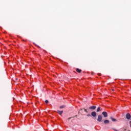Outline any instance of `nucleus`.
I'll use <instances>...</instances> for the list:
<instances>
[{"label": "nucleus", "instance_id": "obj_1", "mask_svg": "<svg viewBox=\"0 0 131 131\" xmlns=\"http://www.w3.org/2000/svg\"><path fill=\"white\" fill-rule=\"evenodd\" d=\"M102 119H103V117H102V115H99L97 117V121L98 122H102Z\"/></svg>", "mask_w": 131, "mask_h": 131}, {"label": "nucleus", "instance_id": "obj_2", "mask_svg": "<svg viewBox=\"0 0 131 131\" xmlns=\"http://www.w3.org/2000/svg\"><path fill=\"white\" fill-rule=\"evenodd\" d=\"M102 115L104 116L105 118H106V117H108V113L106 112H103L102 113Z\"/></svg>", "mask_w": 131, "mask_h": 131}, {"label": "nucleus", "instance_id": "obj_3", "mask_svg": "<svg viewBox=\"0 0 131 131\" xmlns=\"http://www.w3.org/2000/svg\"><path fill=\"white\" fill-rule=\"evenodd\" d=\"M91 115L93 117H96V116H97V113H96V112H92L91 113Z\"/></svg>", "mask_w": 131, "mask_h": 131}, {"label": "nucleus", "instance_id": "obj_4", "mask_svg": "<svg viewBox=\"0 0 131 131\" xmlns=\"http://www.w3.org/2000/svg\"><path fill=\"white\" fill-rule=\"evenodd\" d=\"M126 118L127 119H128V120L130 119V118H131L130 114H129V113H127V114L126 115Z\"/></svg>", "mask_w": 131, "mask_h": 131}, {"label": "nucleus", "instance_id": "obj_5", "mask_svg": "<svg viewBox=\"0 0 131 131\" xmlns=\"http://www.w3.org/2000/svg\"><path fill=\"white\" fill-rule=\"evenodd\" d=\"M96 108H97V106H92L89 107V109H90V110H95L96 109Z\"/></svg>", "mask_w": 131, "mask_h": 131}, {"label": "nucleus", "instance_id": "obj_6", "mask_svg": "<svg viewBox=\"0 0 131 131\" xmlns=\"http://www.w3.org/2000/svg\"><path fill=\"white\" fill-rule=\"evenodd\" d=\"M110 119H111V120L113 122H115L116 121H117V120H116V119H114V118H113V117H110Z\"/></svg>", "mask_w": 131, "mask_h": 131}, {"label": "nucleus", "instance_id": "obj_7", "mask_svg": "<svg viewBox=\"0 0 131 131\" xmlns=\"http://www.w3.org/2000/svg\"><path fill=\"white\" fill-rule=\"evenodd\" d=\"M110 121H109V120H105L104 121V123L105 124H109V123H110Z\"/></svg>", "mask_w": 131, "mask_h": 131}, {"label": "nucleus", "instance_id": "obj_8", "mask_svg": "<svg viewBox=\"0 0 131 131\" xmlns=\"http://www.w3.org/2000/svg\"><path fill=\"white\" fill-rule=\"evenodd\" d=\"M84 111V112H86V113H88V111L86 110V109H84V108H81L80 109V111Z\"/></svg>", "mask_w": 131, "mask_h": 131}, {"label": "nucleus", "instance_id": "obj_9", "mask_svg": "<svg viewBox=\"0 0 131 131\" xmlns=\"http://www.w3.org/2000/svg\"><path fill=\"white\" fill-rule=\"evenodd\" d=\"M57 113H58V114H59V115H61V114H63V111H57Z\"/></svg>", "mask_w": 131, "mask_h": 131}, {"label": "nucleus", "instance_id": "obj_10", "mask_svg": "<svg viewBox=\"0 0 131 131\" xmlns=\"http://www.w3.org/2000/svg\"><path fill=\"white\" fill-rule=\"evenodd\" d=\"M76 71L77 72H78V73H81V70L79 69H76Z\"/></svg>", "mask_w": 131, "mask_h": 131}, {"label": "nucleus", "instance_id": "obj_11", "mask_svg": "<svg viewBox=\"0 0 131 131\" xmlns=\"http://www.w3.org/2000/svg\"><path fill=\"white\" fill-rule=\"evenodd\" d=\"M100 110H101V107H98L97 109V112H100Z\"/></svg>", "mask_w": 131, "mask_h": 131}, {"label": "nucleus", "instance_id": "obj_12", "mask_svg": "<svg viewBox=\"0 0 131 131\" xmlns=\"http://www.w3.org/2000/svg\"><path fill=\"white\" fill-rule=\"evenodd\" d=\"M65 107V105H61L60 106V109H63Z\"/></svg>", "mask_w": 131, "mask_h": 131}, {"label": "nucleus", "instance_id": "obj_13", "mask_svg": "<svg viewBox=\"0 0 131 131\" xmlns=\"http://www.w3.org/2000/svg\"><path fill=\"white\" fill-rule=\"evenodd\" d=\"M83 111H84V110L83 111H80V110H79V112H78V114H79V113L81 112V113H83Z\"/></svg>", "mask_w": 131, "mask_h": 131}, {"label": "nucleus", "instance_id": "obj_14", "mask_svg": "<svg viewBox=\"0 0 131 131\" xmlns=\"http://www.w3.org/2000/svg\"><path fill=\"white\" fill-rule=\"evenodd\" d=\"M71 118H74V117L69 118L68 119V121H69L70 120V119H71Z\"/></svg>", "mask_w": 131, "mask_h": 131}, {"label": "nucleus", "instance_id": "obj_15", "mask_svg": "<svg viewBox=\"0 0 131 131\" xmlns=\"http://www.w3.org/2000/svg\"><path fill=\"white\" fill-rule=\"evenodd\" d=\"M45 103H46V104H48V103H49V100H46L45 101Z\"/></svg>", "mask_w": 131, "mask_h": 131}, {"label": "nucleus", "instance_id": "obj_16", "mask_svg": "<svg viewBox=\"0 0 131 131\" xmlns=\"http://www.w3.org/2000/svg\"><path fill=\"white\" fill-rule=\"evenodd\" d=\"M87 116H88V117H90V116H91V114H88Z\"/></svg>", "mask_w": 131, "mask_h": 131}, {"label": "nucleus", "instance_id": "obj_17", "mask_svg": "<svg viewBox=\"0 0 131 131\" xmlns=\"http://www.w3.org/2000/svg\"><path fill=\"white\" fill-rule=\"evenodd\" d=\"M129 123H130V127H131V121H129Z\"/></svg>", "mask_w": 131, "mask_h": 131}, {"label": "nucleus", "instance_id": "obj_18", "mask_svg": "<svg viewBox=\"0 0 131 131\" xmlns=\"http://www.w3.org/2000/svg\"><path fill=\"white\" fill-rule=\"evenodd\" d=\"M114 130L118 131V130H116V129H113Z\"/></svg>", "mask_w": 131, "mask_h": 131}, {"label": "nucleus", "instance_id": "obj_19", "mask_svg": "<svg viewBox=\"0 0 131 131\" xmlns=\"http://www.w3.org/2000/svg\"><path fill=\"white\" fill-rule=\"evenodd\" d=\"M112 91H113V92H114V89H112Z\"/></svg>", "mask_w": 131, "mask_h": 131}, {"label": "nucleus", "instance_id": "obj_20", "mask_svg": "<svg viewBox=\"0 0 131 131\" xmlns=\"http://www.w3.org/2000/svg\"><path fill=\"white\" fill-rule=\"evenodd\" d=\"M124 130H126V129H124Z\"/></svg>", "mask_w": 131, "mask_h": 131}, {"label": "nucleus", "instance_id": "obj_21", "mask_svg": "<svg viewBox=\"0 0 131 131\" xmlns=\"http://www.w3.org/2000/svg\"><path fill=\"white\" fill-rule=\"evenodd\" d=\"M76 116H77V115L75 116V117H76Z\"/></svg>", "mask_w": 131, "mask_h": 131}, {"label": "nucleus", "instance_id": "obj_22", "mask_svg": "<svg viewBox=\"0 0 131 131\" xmlns=\"http://www.w3.org/2000/svg\"><path fill=\"white\" fill-rule=\"evenodd\" d=\"M128 131H130V130H128Z\"/></svg>", "mask_w": 131, "mask_h": 131}]
</instances>
